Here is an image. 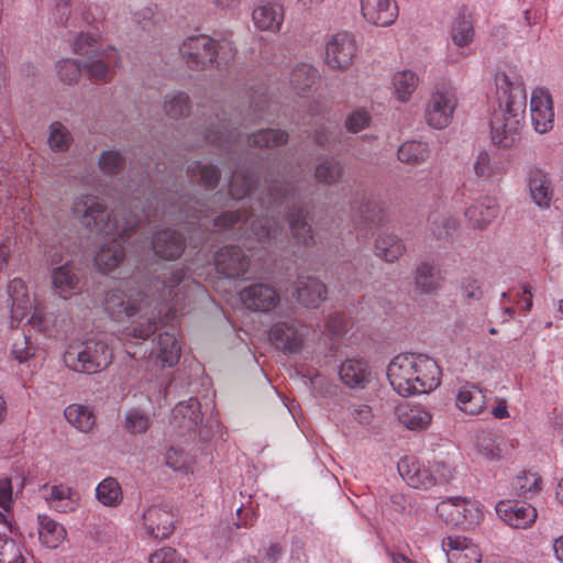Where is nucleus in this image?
<instances>
[{"instance_id":"nucleus-44","label":"nucleus","mask_w":563,"mask_h":563,"mask_svg":"<svg viewBox=\"0 0 563 563\" xmlns=\"http://www.w3.org/2000/svg\"><path fill=\"white\" fill-rule=\"evenodd\" d=\"M429 155L428 144L420 141L404 142L398 148V159L409 165H419L427 161Z\"/></svg>"},{"instance_id":"nucleus-27","label":"nucleus","mask_w":563,"mask_h":563,"mask_svg":"<svg viewBox=\"0 0 563 563\" xmlns=\"http://www.w3.org/2000/svg\"><path fill=\"white\" fill-rule=\"evenodd\" d=\"M295 288L298 302L308 308H317L327 298L325 285L312 276H298Z\"/></svg>"},{"instance_id":"nucleus-34","label":"nucleus","mask_w":563,"mask_h":563,"mask_svg":"<svg viewBox=\"0 0 563 563\" xmlns=\"http://www.w3.org/2000/svg\"><path fill=\"white\" fill-rule=\"evenodd\" d=\"M528 187L530 196L540 208H548L553 197L551 180L545 172L532 168L529 172Z\"/></svg>"},{"instance_id":"nucleus-45","label":"nucleus","mask_w":563,"mask_h":563,"mask_svg":"<svg viewBox=\"0 0 563 563\" xmlns=\"http://www.w3.org/2000/svg\"><path fill=\"white\" fill-rule=\"evenodd\" d=\"M318 79L317 69L307 63L297 64L290 74V84L298 93L309 90Z\"/></svg>"},{"instance_id":"nucleus-50","label":"nucleus","mask_w":563,"mask_h":563,"mask_svg":"<svg viewBox=\"0 0 563 563\" xmlns=\"http://www.w3.org/2000/svg\"><path fill=\"white\" fill-rule=\"evenodd\" d=\"M343 175V167L341 163L332 157H328L321 161L314 170L316 179L323 185H335L338 184Z\"/></svg>"},{"instance_id":"nucleus-15","label":"nucleus","mask_w":563,"mask_h":563,"mask_svg":"<svg viewBox=\"0 0 563 563\" xmlns=\"http://www.w3.org/2000/svg\"><path fill=\"white\" fill-rule=\"evenodd\" d=\"M214 265L220 274L229 278H236L247 272L250 258L241 247L227 245L216 253Z\"/></svg>"},{"instance_id":"nucleus-42","label":"nucleus","mask_w":563,"mask_h":563,"mask_svg":"<svg viewBox=\"0 0 563 563\" xmlns=\"http://www.w3.org/2000/svg\"><path fill=\"white\" fill-rule=\"evenodd\" d=\"M187 175L192 181H197L199 185L210 190L217 187L220 179V172L216 166L200 162L189 164Z\"/></svg>"},{"instance_id":"nucleus-18","label":"nucleus","mask_w":563,"mask_h":563,"mask_svg":"<svg viewBox=\"0 0 563 563\" xmlns=\"http://www.w3.org/2000/svg\"><path fill=\"white\" fill-rule=\"evenodd\" d=\"M531 121L534 130L545 133L553 128L554 111L552 98L547 90H533L530 100Z\"/></svg>"},{"instance_id":"nucleus-32","label":"nucleus","mask_w":563,"mask_h":563,"mask_svg":"<svg viewBox=\"0 0 563 563\" xmlns=\"http://www.w3.org/2000/svg\"><path fill=\"white\" fill-rule=\"evenodd\" d=\"M152 247L156 255L166 260H175L184 252L185 239L175 230H163L154 235Z\"/></svg>"},{"instance_id":"nucleus-19","label":"nucleus","mask_w":563,"mask_h":563,"mask_svg":"<svg viewBox=\"0 0 563 563\" xmlns=\"http://www.w3.org/2000/svg\"><path fill=\"white\" fill-rule=\"evenodd\" d=\"M168 202V206H164V214L173 221L192 224L194 219L206 217L203 205L196 198L181 196L175 200V196L172 195Z\"/></svg>"},{"instance_id":"nucleus-62","label":"nucleus","mask_w":563,"mask_h":563,"mask_svg":"<svg viewBox=\"0 0 563 563\" xmlns=\"http://www.w3.org/2000/svg\"><path fill=\"white\" fill-rule=\"evenodd\" d=\"M283 555V548L279 543H272L269 547L258 551L257 555L253 556L254 563H277Z\"/></svg>"},{"instance_id":"nucleus-63","label":"nucleus","mask_w":563,"mask_h":563,"mask_svg":"<svg viewBox=\"0 0 563 563\" xmlns=\"http://www.w3.org/2000/svg\"><path fill=\"white\" fill-rule=\"evenodd\" d=\"M347 410L349 415L362 426H369L373 421L372 408L365 404H352Z\"/></svg>"},{"instance_id":"nucleus-52","label":"nucleus","mask_w":563,"mask_h":563,"mask_svg":"<svg viewBox=\"0 0 563 563\" xmlns=\"http://www.w3.org/2000/svg\"><path fill=\"white\" fill-rule=\"evenodd\" d=\"M399 421L409 430H422L430 424L431 415L421 408H405L399 411Z\"/></svg>"},{"instance_id":"nucleus-3","label":"nucleus","mask_w":563,"mask_h":563,"mask_svg":"<svg viewBox=\"0 0 563 563\" xmlns=\"http://www.w3.org/2000/svg\"><path fill=\"white\" fill-rule=\"evenodd\" d=\"M495 84L498 108L490 119L492 141L500 147H510L519 136L527 93L521 77L514 71H498Z\"/></svg>"},{"instance_id":"nucleus-51","label":"nucleus","mask_w":563,"mask_h":563,"mask_svg":"<svg viewBox=\"0 0 563 563\" xmlns=\"http://www.w3.org/2000/svg\"><path fill=\"white\" fill-rule=\"evenodd\" d=\"M542 478L537 473H522L512 481V489L520 498L529 499L541 489Z\"/></svg>"},{"instance_id":"nucleus-28","label":"nucleus","mask_w":563,"mask_h":563,"mask_svg":"<svg viewBox=\"0 0 563 563\" xmlns=\"http://www.w3.org/2000/svg\"><path fill=\"white\" fill-rule=\"evenodd\" d=\"M398 471L404 481L413 488L428 489L437 484L431 466L418 461L406 459L398 464Z\"/></svg>"},{"instance_id":"nucleus-40","label":"nucleus","mask_w":563,"mask_h":563,"mask_svg":"<svg viewBox=\"0 0 563 563\" xmlns=\"http://www.w3.org/2000/svg\"><path fill=\"white\" fill-rule=\"evenodd\" d=\"M216 120L217 124L210 122V125L206 126L201 131L205 140L218 147H227L228 150L233 148L234 144L238 142V137L241 135L235 134L233 131H229L228 125L218 115H216Z\"/></svg>"},{"instance_id":"nucleus-16","label":"nucleus","mask_w":563,"mask_h":563,"mask_svg":"<svg viewBox=\"0 0 563 563\" xmlns=\"http://www.w3.org/2000/svg\"><path fill=\"white\" fill-rule=\"evenodd\" d=\"M142 523L150 538L164 540L174 531V515L165 507L153 505L143 511Z\"/></svg>"},{"instance_id":"nucleus-10","label":"nucleus","mask_w":563,"mask_h":563,"mask_svg":"<svg viewBox=\"0 0 563 563\" xmlns=\"http://www.w3.org/2000/svg\"><path fill=\"white\" fill-rule=\"evenodd\" d=\"M438 515L449 525L467 528L479 522L483 517L476 503L467 498L450 497L437 506Z\"/></svg>"},{"instance_id":"nucleus-58","label":"nucleus","mask_w":563,"mask_h":563,"mask_svg":"<svg viewBox=\"0 0 563 563\" xmlns=\"http://www.w3.org/2000/svg\"><path fill=\"white\" fill-rule=\"evenodd\" d=\"M0 563H24L18 544L0 536Z\"/></svg>"},{"instance_id":"nucleus-9","label":"nucleus","mask_w":563,"mask_h":563,"mask_svg":"<svg viewBox=\"0 0 563 563\" xmlns=\"http://www.w3.org/2000/svg\"><path fill=\"white\" fill-rule=\"evenodd\" d=\"M186 273L183 268L170 267L155 282L158 291V300L169 306L170 314L183 313L188 298L186 285L184 284Z\"/></svg>"},{"instance_id":"nucleus-41","label":"nucleus","mask_w":563,"mask_h":563,"mask_svg":"<svg viewBox=\"0 0 563 563\" xmlns=\"http://www.w3.org/2000/svg\"><path fill=\"white\" fill-rule=\"evenodd\" d=\"M8 294L11 299L13 317L26 316L32 309V301L27 295L26 286L20 278L12 279L8 285Z\"/></svg>"},{"instance_id":"nucleus-5","label":"nucleus","mask_w":563,"mask_h":563,"mask_svg":"<svg viewBox=\"0 0 563 563\" xmlns=\"http://www.w3.org/2000/svg\"><path fill=\"white\" fill-rule=\"evenodd\" d=\"M179 53L191 69H205L214 63L217 67L229 64L235 49L230 42H216L210 36L200 34L189 36L179 46Z\"/></svg>"},{"instance_id":"nucleus-37","label":"nucleus","mask_w":563,"mask_h":563,"mask_svg":"<svg viewBox=\"0 0 563 563\" xmlns=\"http://www.w3.org/2000/svg\"><path fill=\"white\" fill-rule=\"evenodd\" d=\"M156 357L162 365L174 366L180 357V345L176 338L174 328L161 333L157 340Z\"/></svg>"},{"instance_id":"nucleus-31","label":"nucleus","mask_w":563,"mask_h":563,"mask_svg":"<svg viewBox=\"0 0 563 563\" xmlns=\"http://www.w3.org/2000/svg\"><path fill=\"white\" fill-rule=\"evenodd\" d=\"M456 407L466 415L477 416L486 407V396L482 388L473 383H464L460 386L456 397Z\"/></svg>"},{"instance_id":"nucleus-22","label":"nucleus","mask_w":563,"mask_h":563,"mask_svg":"<svg viewBox=\"0 0 563 563\" xmlns=\"http://www.w3.org/2000/svg\"><path fill=\"white\" fill-rule=\"evenodd\" d=\"M201 422L202 415L197 398L180 401L172 410L170 423L179 433L195 431Z\"/></svg>"},{"instance_id":"nucleus-54","label":"nucleus","mask_w":563,"mask_h":563,"mask_svg":"<svg viewBox=\"0 0 563 563\" xmlns=\"http://www.w3.org/2000/svg\"><path fill=\"white\" fill-rule=\"evenodd\" d=\"M123 428L130 434H144L150 428V417L139 408L125 412Z\"/></svg>"},{"instance_id":"nucleus-8","label":"nucleus","mask_w":563,"mask_h":563,"mask_svg":"<svg viewBox=\"0 0 563 563\" xmlns=\"http://www.w3.org/2000/svg\"><path fill=\"white\" fill-rule=\"evenodd\" d=\"M459 104L456 89L446 82L438 84L424 106V121L435 130L448 128Z\"/></svg>"},{"instance_id":"nucleus-21","label":"nucleus","mask_w":563,"mask_h":563,"mask_svg":"<svg viewBox=\"0 0 563 563\" xmlns=\"http://www.w3.org/2000/svg\"><path fill=\"white\" fill-rule=\"evenodd\" d=\"M415 290L420 295H435L443 286L445 278L439 267L423 261L413 271Z\"/></svg>"},{"instance_id":"nucleus-48","label":"nucleus","mask_w":563,"mask_h":563,"mask_svg":"<svg viewBox=\"0 0 563 563\" xmlns=\"http://www.w3.org/2000/svg\"><path fill=\"white\" fill-rule=\"evenodd\" d=\"M503 172L500 161L496 154L482 151L474 162V173L478 178L488 180L499 176Z\"/></svg>"},{"instance_id":"nucleus-61","label":"nucleus","mask_w":563,"mask_h":563,"mask_svg":"<svg viewBox=\"0 0 563 563\" xmlns=\"http://www.w3.org/2000/svg\"><path fill=\"white\" fill-rule=\"evenodd\" d=\"M157 330V321L156 318L148 317L145 322H137L132 329L129 331V335L140 339L146 340Z\"/></svg>"},{"instance_id":"nucleus-11","label":"nucleus","mask_w":563,"mask_h":563,"mask_svg":"<svg viewBox=\"0 0 563 563\" xmlns=\"http://www.w3.org/2000/svg\"><path fill=\"white\" fill-rule=\"evenodd\" d=\"M145 296L141 291L111 289L106 294L103 307L114 321H123L141 312Z\"/></svg>"},{"instance_id":"nucleus-33","label":"nucleus","mask_w":563,"mask_h":563,"mask_svg":"<svg viewBox=\"0 0 563 563\" xmlns=\"http://www.w3.org/2000/svg\"><path fill=\"white\" fill-rule=\"evenodd\" d=\"M51 279L53 289L64 299L79 289L80 278L70 262L53 268Z\"/></svg>"},{"instance_id":"nucleus-29","label":"nucleus","mask_w":563,"mask_h":563,"mask_svg":"<svg viewBox=\"0 0 563 563\" xmlns=\"http://www.w3.org/2000/svg\"><path fill=\"white\" fill-rule=\"evenodd\" d=\"M474 35V25L471 16L464 13L459 14L451 27V38L453 44L462 51L453 58L454 62L459 58L468 57L474 53L471 48Z\"/></svg>"},{"instance_id":"nucleus-14","label":"nucleus","mask_w":563,"mask_h":563,"mask_svg":"<svg viewBox=\"0 0 563 563\" xmlns=\"http://www.w3.org/2000/svg\"><path fill=\"white\" fill-rule=\"evenodd\" d=\"M240 299L249 310L269 312L278 306L280 297L273 286L256 283L243 288Z\"/></svg>"},{"instance_id":"nucleus-64","label":"nucleus","mask_w":563,"mask_h":563,"mask_svg":"<svg viewBox=\"0 0 563 563\" xmlns=\"http://www.w3.org/2000/svg\"><path fill=\"white\" fill-rule=\"evenodd\" d=\"M150 563H186V561L175 549L166 547L153 553Z\"/></svg>"},{"instance_id":"nucleus-1","label":"nucleus","mask_w":563,"mask_h":563,"mask_svg":"<svg viewBox=\"0 0 563 563\" xmlns=\"http://www.w3.org/2000/svg\"><path fill=\"white\" fill-rule=\"evenodd\" d=\"M255 186V174L243 167H238L230 181L229 192L233 199H242L252 192L255 196V202L251 206V211H227L214 219V227L228 230L238 227L239 238L250 235L261 242L277 241L283 235V225L275 214H279V208L284 206L287 210V220L292 239L297 244L309 247L314 244L312 228L307 221L309 211L303 205L295 203L296 185L287 179L265 180L267 194L262 197L257 194Z\"/></svg>"},{"instance_id":"nucleus-56","label":"nucleus","mask_w":563,"mask_h":563,"mask_svg":"<svg viewBox=\"0 0 563 563\" xmlns=\"http://www.w3.org/2000/svg\"><path fill=\"white\" fill-rule=\"evenodd\" d=\"M56 68L60 81L66 85H73L78 81L84 66L75 59L67 58L59 60Z\"/></svg>"},{"instance_id":"nucleus-53","label":"nucleus","mask_w":563,"mask_h":563,"mask_svg":"<svg viewBox=\"0 0 563 563\" xmlns=\"http://www.w3.org/2000/svg\"><path fill=\"white\" fill-rule=\"evenodd\" d=\"M430 230L438 240H446L456 231L459 221L456 218L444 214H432L430 217Z\"/></svg>"},{"instance_id":"nucleus-25","label":"nucleus","mask_w":563,"mask_h":563,"mask_svg":"<svg viewBox=\"0 0 563 563\" xmlns=\"http://www.w3.org/2000/svg\"><path fill=\"white\" fill-rule=\"evenodd\" d=\"M284 15L280 3L261 1L252 11V21L261 31L277 32L284 22Z\"/></svg>"},{"instance_id":"nucleus-57","label":"nucleus","mask_w":563,"mask_h":563,"mask_svg":"<svg viewBox=\"0 0 563 563\" xmlns=\"http://www.w3.org/2000/svg\"><path fill=\"white\" fill-rule=\"evenodd\" d=\"M475 446L483 456L488 460H499L503 456V449L492 434H481L476 438Z\"/></svg>"},{"instance_id":"nucleus-60","label":"nucleus","mask_w":563,"mask_h":563,"mask_svg":"<svg viewBox=\"0 0 563 563\" xmlns=\"http://www.w3.org/2000/svg\"><path fill=\"white\" fill-rule=\"evenodd\" d=\"M369 113L364 109H357L353 111L345 121L347 131L357 133L369 124Z\"/></svg>"},{"instance_id":"nucleus-20","label":"nucleus","mask_w":563,"mask_h":563,"mask_svg":"<svg viewBox=\"0 0 563 563\" xmlns=\"http://www.w3.org/2000/svg\"><path fill=\"white\" fill-rule=\"evenodd\" d=\"M363 18L376 26H389L398 16V5L395 0H361Z\"/></svg>"},{"instance_id":"nucleus-17","label":"nucleus","mask_w":563,"mask_h":563,"mask_svg":"<svg viewBox=\"0 0 563 563\" xmlns=\"http://www.w3.org/2000/svg\"><path fill=\"white\" fill-rule=\"evenodd\" d=\"M442 549L449 563H481L482 552L472 540L461 536H449L442 540Z\"/></svg>"},{"instance_id":"nucleus-46","label":"nucleus","mask_w":563,"mask_h":563,"mask_svg":"<svg viewBox=\"0 0 563 563\" xmlns=\"http://www.w3.org/2000/svg\"><path fill=\"white\" fill-rule=\"evenodd\" d=\"M96 497L107 507H117L123 500V492L114 477H107L97 485Z\"/></svg>"},{"instance_id":"nucleus-30","label":"nucleus","mask_w":563,"mask_h":563,"mask_svg":"<svg viewBox=\"0 0 563 563\" xmlns=\"http://www.w3.org/2000/svg\"><path fill=\"white\" fill-rule=\"evenodd\" d=\"M498 212L496 199L483 197L465 210V217L473 229L483 230L497 218Z\"/></svg>"},{"instance_id":"nucleus-55","label":"nucleus","mask_w":563,"mask_h":563,"mask_svg":"<svg viewBox=\"0 0 563 563\" xmlns=\"http://www.w3.org/2000/svg\"><path fill=\"white\" fill-rule=\"evenodd\" d=\"M73 137L60 122H54L49 128L48 144L54 152H65L69 148Z\"/></svg>"},{"instance_id":"nucleus-26","label":"nucleus","mask_w":563,"mask_h":563,"mask_svg":"<svg viewBox=\"0 0 563 563\" xmlns=\"http://www.w3.org/2000/svg\"><path fill=\"white\" fill-rule=\"evenodd\" d=\"M496 511L507 525L516 529L528 528L537 518L536 508L526 503L511 505L500 501L496 506Z\"/></svg>"},{"instance_id":"nucleus-7","label":"nucleus","mask_w":563,"mask_h":563,"mask_svg":"<svg viewBox=\"0 0 563 563\" xmlns=\"http://www.w3.org/2000/svg\"><path fill=\"white\" fill-rule=\"evenodd\" d=\"M66 366L77 373L95 374L112 362V350L102 340L89 339L70 344L64 353Z\"/></svg>"},{"instance_id":"nucleus-2","label":"nucleus","mask_w":563,"mask_h":563,"mask_svg":"<svg viewBox=\"0 0 563 563\" xmlns=\"http://www.w3.org/2000/svg\"><path fill=\"white\" fill-rule=\"evenodd\" d=\"M71 213L74 218L91 233L109 239L101 245L95 257L97 267L108 273L113 271L124 258L123 244L130 233L148 220V214H125V210L110 212L103 201L95 195H80L74 199Z\"/></svg>"},{"instance_id":"nucleus-36","label":"nucleus","mask_w":563,"mask_h":563,"mask_svg":"<svg viewBox=\"0 0 563 563\" xmlns=\"http://www.w3.org/2000/svg\"><path fill=\"white\" fill-rule=\"evenodd\" d=\"M339 375L349 387H364L369 379L371 372L364 360L347 358L341 364Z\"/></svg>"},{"instance_id":"nucleus-59","label":"nucleus","mask_w":563,"mask_h":563,"mask_svg":"<svg viewBox=\"0 0 563 563\" xmlns=\"http://www.w3.org/2000/svg\"><path fill=\"white\" fill-rule=\"evenodd\" d=\"M124 165V157L117 151L102 152L99 166L106 174H117Z\"/></svg>"},{"instance_id":"nucleus-43","label":"nucleus","mask_w":563,"mask_h":563,"mask_svg":"<svg viewBox=\"0 0 563 563\" xmlns=\"http://www.w3.org/2000/svg\"><path fill=\"white\" fill-rule=\"evenodd\" d=\"M163 109L170 119H180L189 114L191 109L190 98L183 91H173L165 96Z\"/></svg>"},{"instance_id":"nucleus-13","label":"nucleus","mask_w":563,"mask_h":563,"mask_svg":"<svg viewBox=\"0 0 563 563\" xmlns=\"http://www.w3.org/2000/svg\"><path fill=\"white\" fill-rule=\"evenodd\" d=\"M356 44L352 34H334L325 45V63L332 69H346L353 63Z\"/></svg>"},{"instance_id":"nucleus-47","label":"nucleus","mask_w":563,"mask_h":563,"mask_svg":"<svg viewBox=\"0 0 563 563\" xmlns=\"http://www.w3.org/2000/svg\"><path fill=\"white\" fill-rule=\"evenodd\" d=\"M64 416L66 420L81 432H88L95 426V416L92 411L82 405L73 404L65 408Z\"/></svg>"},{"instance_id":"nucleus-35","label":"nucleus","mask_w":563,"mask_h":563,"mask_svg":"<svg viewBox=\"0 0 563 563\" xmlns=\"http://www.w3.org/2000/svg\"><path fill=\"white\" fill-rule=\"evenodd\" d=\"M405 252L404 241L394 233H382L375 240L374 253L386 263H395Z\"/></svg>"},{"instance_id":"nucleus-39","label":"nucleus","mask_w":563,"mask_h":563,"mask_svg":"<svg viewBox=\"0 0 563 563\" xmlns=\"http://www.w3.org/2000/svg\"><path fill=\"white\" fill-rule=\"evenodd\" d=\"M419 81L418 75L410 69L395 73L391 79L394 97L402 103L408 102L418 88Z\"/></svg>"},{"instance_id":"nucleus-12","label":"nucleus","mask_w":563,"mask_h":563,"mask_svg":"<svg viewBox=\"0 0 563 563\" xmlns=\"http://www.w3.org/2000/svg\"><path fill=\"white\" fill-rule=\"evenodd\" d=\"M308 334V328L297 320L275 323L269 331V340L277 347L287 353H298Z\"/></svg>"},{"instance_id":"nucleus-38","label":"nucleus","mask_w":563,"mask_h":563,"mask_svg":"<svg viewBox=\"0 0 563 563\" xmlns=\"http://www.w3.org/2000/svg\"><path fill=\"white\" fill-rule=\"evenodd\" d=\"M40 541L51 549H56L66 538V529L47 515H38Z\"/></svg>"},{"instance_id":"nucleus-49","label":"nucleus","mask_w":563,"mask_h":563,"mask_svg":"<svg viewBox=\"0 0 563 563\" xmlns=\"http://www.w3.org/2000/svg\"><path fill=\"white\" fill-rule=\"evenodd\" d=\"M288 140V134L282 130L264 129L256 133L246 136V142L250 146L274 147L285 144Z\"/></svg>"},{"instance_id":"nucleus-24","label":"nucleus","mask_w":563,"mask_h":563,"mask_svg":"<svg viewBox=\"0 0 563 563\" xmlns=\"http://www.w3.org/2000/svg\"><path fill=\"white\" fill-rule=\"evenodd\" d=\"M351 209L358 225L374 228L387 221L383 203L364 194L360 201H353Z\"/></svg>"},{"instance_id":"nucleus-6","label":"nucleus","mask_w":563,"mask_h":563,"mask_svg":"<svg viewBox=\"0 0 563 563\" xmlns=\"http://www.w3.org/2000/svg\"><path fill=\"white\" fill-rule=\"evenodd\" d=\"M74 52L87 56L84 69L95 81H109L120 60V54L114 47L100 49L97 38L85 33H80L74 42Z\"/></svg>"},{"instance_id":"nucleus-4","label":"nucleus","mask_w":563,"mask_h":563,"mask_svg":"<svg viewBox=\"0 0 563 563\" xmlns=\"http://www.w3.org/2000/svg\"><path fill=\"white\" fill-rule=\"evenodd\" d=\"M387 377L394 390L408 397L434 390L441 383V369L426 354L405 353L390 361Z\"/></svg>"},{"instance_id":"nucleus-23","label":"nucleus","mask_w":563,"mask_h":563,"mask_svg":"<svg viewBox=\"0 0 563 563\" xmlns=\"http://www.w3.org/2000/svg\"><path fill=\"white\" fill-rule=\"evenodd\" d=\"M43 496L48 507L60 514H69L79 507V495L66 485H44Z\"/></svg>"}]
</instances>
